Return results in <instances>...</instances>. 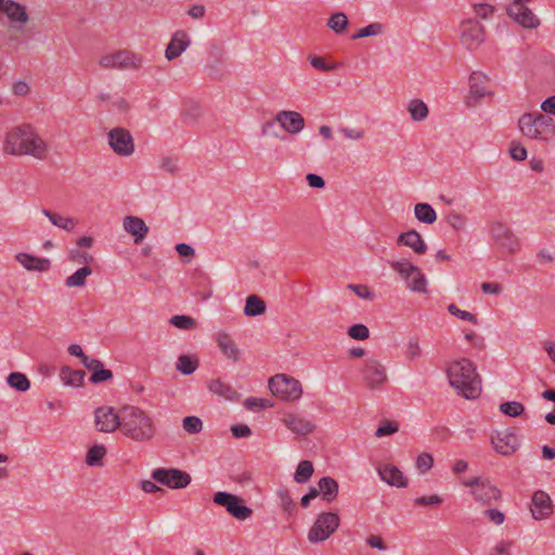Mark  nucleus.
<instances>
[{
    "mask_svg": "<svg viewBox=\"0 0 555 555\" xmlns=\"http://www.w3.org/2000/svg\"><path fill=\"white\" fill-rule=\"evenodd\" d=\"M2 151L5 155L31 156L38 160H44L49 154L47 142L29 124L15 126L5 132Z\"/></svg>",
    "mask_w": 555,
    "mask_h": 555,
    "instance_id": "nucleus-1",
    "label": "nucleus"
},
{
    "mask_svg": "<svg viewBox=\"0 0 555 555\" xmlns=\"http://www.w3.org/2000/svg\"><path fill=\"white\" fill-rule=\"evenodd\" d=\"M121 434L135 442H151L157 434V426L144 410L125 405L121 408Z\"/></svg>",
    "mask_w": 555,
    "mask_h": 555,
    "instance_id": "nucleus-2",
    "label": "nucleus"
},
{
    "mask_svg": "<svg viewBox=\"0 0 555 555\" xmlns=\"http://www.w3.org/2000/svg\"><path fill=\"white\" fill-rule=\"evenodd\" d=\"M447 375L450 385L459 395L472 400L481 393V378L476 371L475 364L466 358L452 362Z\"/></svg>",
    "mask_w": 555,
    "mask_h": 555,
    "instance_id": "nucleus-3",
    "label": "nucleus"
},
{
    "mask_svg": "<svg viewBox=\"0 0 555 555\" xmlns=\"http://www.w3.org/2000/svg\"><path fill=\"white\" fill-rule=\"evenodd\" d=\"M521 134L530 140L550 142L555 137V122L552 117L540 112L525 113L518 120Z\"/></svg>",
    "mask_w": 555,
    "mask_h": 555,
    "instance_id": "nucleus-4",
    "label": "nucleus"
},
{
    "mask_svg": "<svg viewBox=\"0 0 555 555\" xmlns=\"http://www.w3.org/2000/svg\"><path fill=\"white\" fill-rule=\"evenodd\" d=\"M390 267L406 282L410 291L427 293V280L418 267L409 260L392 261Z\"/></svg>",
    "mask_w": 555,
    "mask_h": 555,
    "instance_id": "nucleus-5",
    "label": "nucleus"
},
{
    "mask_svg": "<svg viewBox=\"0 0 555 555\" xmlns=\"http://www.w3.org/2000/svg\"><path fill=\"white\" fill-rule=\"evenodd\" d=\"M99 64L107 69H140L143 66V57L130 50H119L103 55Z\"/></svg>",
    "mask_w": 555,
    "mask_h": 555,
    "instance_id": "nucleus-6",
    "label": "nucleus"
},
{
    "mask_svg": "<svg viewBox=\"0 0 555 555\" xmlns=\"http://www.w3.org/2000/svg\"><path fill=\"white\" fill-rule=\"evenodd\" d=\"M269 389L273 396L285 400L296 401L302 395L301 384L285 374H278L269 379Z\"/></svg>",
    "mask_w": 555,
    "mask_h": 555,
    "instance_id": "nucleus-7",
    "label": "nucleus"
},
{
    "mask_svg": "<svg viewBox=\"0 0 555 555\" xmlns=\"http://www.w3.org/2000/svg\"><path fill=\"white\" fill-rule=\"evenodd\" d=\"M339 521L340 519L336 513L320 514L309 530V541L312 543L325 541L337 530Z\"/></svg>",
    "mask_w": 555,
    "mask_h": 555,
    "instance_id": "nucleus-8",
    "label": "nucleus"
},
{
    "mask_svg": "<svg viewBox=\"0 0 555 555\" xmlns=\"http://www.w3.org/2000/svg\"><path fill=\"white\" fill-rule=\"evenodd\" d=\"M462 485L470 488L474 499L481 504H491L501 498V491L488 479L475 477L463 481Z\"/></svg>",
    "mask_w": 555,
    "mask_h": 555,
    "instance_id": "nucleus-9",
    "label": "nucleus"
},
{
    "mask_svg": "<svg viewBox=\"0 0 555 555\" xmlns=\"http://www.w3.org/2000/svg\"><path fill=\"white\" fill-rule=\"evenodd\" d=\"M362 379L369 389H376L386 384L387 370L376 358H367L361 369Z\"/></svg>",
    "mask_w": 555,
    "mask_h": 555,
    "instance_id": "nucleus-10",
    "label": "nucleus"
},
{
    "mask_svg": "<svg viewBox=\"0 0 555 555\" xmlns=\"http://www.w3.org/2000/svg\"><path fill=\"white\" fill-rule=\"evenodd\" d=\"M214 503L224 506L229 514L240 520H245L253 514L251 508L244 505V501L241 498L229 492H216Z\"/></svg>",
    "mask_w": 555,
    "mask_h": 555,
    "instance_id": "nucleus-11",
    "label": "nucleus"
},
{
    "mask_svg": "<svg viewBox=\"0 0 555 555\" xmlns=\"http://www.w3.org/2000/svg\"><path fill=\"white\" fill-rule=\"evenodd\" d=\"M274 121L279 122L281 128L289 134H297L305 127V119L298 112L281 111L275 115L273 120H269L263 124V134H267L268 129L273 126Z\"/></svg>",
    "mask_w": 555,
    "mask_h": 555,
    "instance_id": "nucleus-12",
    "label": "nucleus"
},
{
    "mask_svg": "<svg viewBox=\"0 0 555 555\" xmlns=\"http://www.w3.org/2000/svg\"><path fill=\"white\" fill-rule=\"evenodd\" d=\"M152 478L172 489L185 488L191 482V476L178 468H156L152 473Z\"/></svg>",
    "mask_w": 555,
    "mask_h": 555,
    "instance_id": "nucleus-13",
    "label": "nucleus"
},
{
    "mask_svg": "<svg viewBox=\"0 0 555 555\" xmlns=\"http://www.w3.org/2000/svg\"><path fill=\"white\" fill-rule=\"evenodd\" d=\"M460 29L461 42L468 50L477 49L485 41V27L475 20L462 22Z\"/></svg>",
    "mask_w": 555,
    "mask_h": 555,
    "instance_id": "nucleus-14",
    "label": "nucleus"
},
{
    "mask_svg": "<svg viewBox=\"0 0 555 555\" xmlns=\"http://www.w3.org/2000/svg\"><path fill=\"white\" fill-rule=\"evenodd\" d=\"M108 144L119 156H130L134 152V142L131 133L120 127H116L108 132Z\"/></svg>",
    "mask_w": 555,
    "mask_h": 555,
    "instance_id": "nucleus-15",
    "label": "nucleus"
},
{
    "mask_svg": "<svg viewBox=\"0 0 555 555\" xmlns=\"http://www.w3.org/2000/svg\"><path fill=\"white\" fill-rule=\"evenodd\" d=\"M94 422L99 431L113 433L121 430V409L118 413L112 406H100L94 412Z\"/></svg>",
    "mask_w": 555,
    "mask_h": 555,
    "instance_id": "nucleus-16",
    "label": "nucleus"
},
{
    "mask_svg": "<svg viewBox=\"0 0 555 555\" xmlns=\"http://www.w3.org/2000/svg\"><path fill=\"white\" fill-rule=\"evenodd\" d=\"M490 234L500 247L507 253L514 254L518 250V238L506 224L502 222H493L490 228Z\"/></svg>",
    "mask_w": 555,
    "mask_h": 555,
    "instance_id": "nucleus-17",
    "label": "nucleus"
},
{
    "mask_svg": "<svg viewBox=\"0 0 555 555\" xmlns=\"http://www.w3.org/2000/svg\"><path fill=\"white\" fill-rule=\"evenodd\" d=\"M490 440L494 451L503 456L512 455L519 447L517 436L509 429L492 433Z\"/></svg>",
    "mask_w": 555,
    "mask_h": 555,
    "instance_id": "nucleus-18",
    "label": "nucleus"
},
{
    "mask_svg": "<svg viewBox=\"0 0 555 555\" xmlns=\"http://www.w3.org/2000/svg\"><path fill=\"white\" fill-rule=\"evenodd\" d=\"M281 421L284 426L296 436H308L317 428L313 422L294 412L284 413Z\"/></svg>",
    "mask_w": 555,
    "mask_h": 555,
    "instance_id": "nucleus-19",
    "label": "nucleus"
},
{
    "mask_svg": "<svg viewBox=\"0 0 555 555\" xmlns=\"http://www.w3.org/2000/svg\"><path fill=\"white\" fill-rule=\"evenodd\" d=\"M506 13L524 28L535 29L540 26V20L526 4H509Z\"/></svg>",
    "mask_w": 555,
    "mask_h": 555,
    "instance_id": "nucleus-20",
    "label": "nucleus"
},
{
    "mask_svg": "<svg viewBox=\"0 0 555 555\" xmlns=\"http://www.w3.org/2000/svg\"><path fill=\"white\" fill-rule=\"evenodd\" d=\"M530 511L535 520H542L552 515L553 504L550 495L542 490L535 491L532 495Z\"/></svg>",
    "mask_w": 555,
    "mask_h": 555,
    "instance_id": "nucleus-21",
    "label": "nucleus"
},
{
    "mask_svg": "<svg viewBox=\"0 0 555 555\" xmlns=\"http://www.w3.org/2000/svg\"><path fill=\"white\" fill-rule=\"evenodd\" d=\"M486 83L487 77L482 73L474 72L469 76V95L466 98L468 106H475L481 98L489 93Z\"/></svg>",
    "mask_w": 555,
    "mask_h": 555,
    "instance_id": "nucleus-22",
    "label": "nucleus"
},
{
    "mask_svg": "<svg viewBox=\"0 0 555 555\" xmlns=\"http://www.w3.org/2000/svg\"><path fill=\"white\" fill-rule=\"evenodd\" d=\"M191 40L186 31L184 30H177L171 39L170 42L167 44L165 56L168 61H172L181 55L183 51L188 49L190 46Z\"/></svg>",
    "mask_w": 555,
    "mask_h": 555,
    "instance_id": "nucleus-23",
    "label": "nucleus"
},
{
    "mask_svg": "<svg viewBox=\"0 0 555 555\" xmlns=\"http://www.w3.org/2000/svg\"><path fill=\"white\" fill-rule=\"evenodd\" d=\"M378 474L383 481L397 488H405L408 486V479L403 476V473L391 464H385L378 468Z\"/></svg>",
    "mask_w": 555,
    "mask_h": 555,
    "instance_id": "nucleus-24",
    "label": "nucleus"
},
{
    "mask_svg": "<svg viewBox=\"0 0 555 555\" xmlns=\"http://www.w3.org/2000/svg\"><path fill=\"white\" fill-rule=\"evenodd\" d=\"M122 225L127 233L134 236L135 244H140L145 238V236L149 232V227L139 217H134V216L125 217L124 221H122Z\"/></svg>",
    "mask_w": 555,
    "mask_h": 555,
    "instance_id": "nucleus-25",
    "label": "nucleus"
},
{
    "mask_svg": "<svg viewBox=\"0 0 555 555\" xmlns=\"http://www.w3.org/2000/svg\"><path fill=\"white\" fill-rule=\"evenodd\" d=\"M398 245L408 246L413 249L415 254L423 255L427 250V245L423 240L422 235L415 231L410 230L405 233H401L397 238Z\"/></svg>",
    "mask_w": 555,
    "mask_h": 555,
    "instance_id": "nucleus-26",
    "label": "nucleus"
},
{
    "mask_svg": "<svg viewBox=\"0 0 555 555\" xmlns=\"http://www.w3.org/2000/svg\"><path fill=\"white\" fill-rule=\"evenodd\" d=\"M12 23L26 24L29 21L26 8L14 0H7L1 9Z\"/></svg>",
    "mask_w": 555,
    "mask_h": 555,
    "instance_id": "nucleus-27",
    "label": "nucleus"
},
{
    "mask_svg": "<svg viewBox=\"0 0 555 555\" xmlns=\"http://www.w3.org/2000/svg\"><path fill=\"white\" fill-rule=\"evenodd\" d=\"M15 258L26 270L29 271L44 272L48 271L51 266L49 259L38 258L26 253H20Z\"/></svg>",
    "mask_w": 555,
    "mask_h": 555,
    "instance_id": "nucleus-28",
    "label": "nucleus"
},
{
    "mask_svg": "<svg viewBox=\"0 0 555 555\" xmlns=\"http://www.w3.org/2000/svg\"><path fill=\"white\" fill-rule=\"evenodd\" d=\"M217 344L221 352L230 360L232 361H238L240 360V349L235 341L232 339V337L225 333L220 332L217 335Z\"/></svg>",
    "mask_w": 555,
    "mask_h": 555,
    "instance_id": "nucleus-29",
    "label": "nucleus"
},
{
    "mask_svg": "<svg viewBox=\"0 0 555 555\" xmlns=\"http://www.w3.org/2000/svg\"><path fill=\"white\" fill-rule=\"evenodd\" d=\"M210 392L229 401L237 400V391L228 383L220 378L210 379L207 384Z\"/></svg>",
    "mask_w": 555,
    "mask_h": 555,
    "instance_id": "nucleus-30",
    "label": "nucleus"
},
{
    "mask_svg": "<svg viewBox=\"0 0 555 555\" xmlns=\"http://www.w3.org/2000/svg\"><path fill=\"white\" fill-rule=\"evenodd\" d=\"M86 367L89 371H92V375L90 377V382L93 384H99L102 382H106L113 377L112 371L104 367L103 363L98 359H92Z\"/></svg>",
    "mask_w": 555,
    "mask_h": 555,
    "instance_id": "nucleus-31",
    "label": "nucleus"
},
{
    "mask_svg": "<svg viewBox=\"0 0 555 555\" xmlns=\"http://www.w3.org/2000/svg\"><path fill=\"white\" fill-rule=\"evenodd\" d=\"M322 499L326 502L334 501L338 495V482L332 477H323L319 480Z\"/></svg>",
    "mask_w": 555,
    "mask_h": 555,
    "instance_id": "nucleus-32",
    "label": "nucleus"
},
{
    "mask_svg": "<svg viewBox=\"0 0 555 555\" xmlns=\"http://www.w3.org/2000/svg\"><path fill=\"white\" fill-rule=\"evenodd\" d=\"M85 372L80 370H73L69 366H63L60 372V377L67 386L79 387L85 379Z\"/></svg>",
    "mask_w": 555,
    "mask_h": 555,
    "instance_id": "nucleus-33",
    "label": "nucleus"
},
{
    "mask_svg": "<svg viewBox=\"0 0 555 555\" xmlns=\"http://www.w3.org/2000/svg\"><path fill=\"white\" fill-rule=\"evenodd\" d=\"M42 214L49 218L51 223L60 229L70 232L75 229L77 221L70 217H63L59 214L52 212L49 209H43Z\"/></svg>",
    "mask_w": 555,
    "mask_h": 555,
    "instance_id": "nucleus-34",
    "label": "nucleus"
},
{
    "mask_svg": "<svg viewBox=\"0 0 555 555\" xmlns=\"http://www.w3.org/2000/svg\"><path fill=\"white\" fill-rule=\"evenodd\" d=\"M414 215L420 222L433 224L437 220L435 209L427 203H418L414 206Z\"/></svg>",
    "mask_w": 555,
    "mask_h": 555,
    "instance_id": "nucleus-35",
    "label": "nucleus"
},
{
    "mask_svg": "<svg viewBox=\"0 0 555 555\" xmlns=\"http://www.w3.org/2000/svg\"><path fill=\"white\" fill-rule=\"evenodd\" d=\"M266 312V302L257 295H250L246 299L244 313L248 317L261 315Z\"/></svg>",
    "mask_w": 555,
    "mask_h": 555,
    "instance_id": "nucleus-36",
    "label": "nucleus"
},
{
    "mask_svg": "<svg viewBox=\"0 0 555 555\" xmlns=\"http://www.w3.org/2000/svg\"><path fill=\"white\" fill-rule=\"evenodd\" d=\"M91 274V268L88 266H83L82 268L78 269L75 273L66 278L65 285L67 287H82L86 285L87 278Z\"/></svg>",
    "mask_w": 555,
    "mask_h": 555,
    "instance_id": "nucleus-37",
    "label": "nucleus"
},
{
    "mask_svg": "<svg viewBox=\"0 0 555 555\" xmlns=\"http://www.w3.org/2000/svg\"><path fill=\"white\" fill-rule=\"evenodd\" d=\"M408 112L414 121H422L428 116L427 105L418 99L411 100L408 104Z\"/></svg>",
    "mask_w": 555,
    "mask_h": 555,
    "instance_id": "nucleus-38",
    "label": "nucleus"
},
{
    "mask_svg": "<svg viewBox=\"0 0 555 555\" xmlns=\"http://www.w3.org/2000/svg\"><path fill=\"white\" fill-rule=\"evenodd\" d=\"M314 468L311 461H301L294 474V480L297 483H306L313 475Z\"/></svg>",
    "mask_w": 555,
    "mask_h": 555,
    "instance_id": "nucleus-39",
    "label": "nucleus"
},
{
    "mask_svg": "<svg viewBox=\"0 0 555 555\" xmlns=\"http://www.w3.org/2000/svg\"><path fill=\"white\" fill-rule=\"evenodd\" d=\"M105 454L106 448L102 444H95L88 450L86 463L89 466H102Z\"/></svg>",
    "mask_w": 555,
    "mask_h": 555,
    "instance_id": "nucleus-40",
    "label": "nucleus"
},
{
    "mask_svg": "<svg viewBox=\"0 0 555 555\" xmlns=\"http://www.w3.org/2000/svg\"><path fill=\"white\" fill-rule=\"evenodd\" d=\"M7 382L11 388L17 391L24 392L30 387V382L27 376L20 372L11 373L7 378Z\"/></svg>",
    "mask_w": 555,
    "mask_h": 555,
    "instance_id": "nucleus-41",
    "label": "nucleus"
},
{
    "mask_svg": "<svg viewBox=\"0 0 555 555\" xmlns=\"http://www.w3.org/2000/svg\"><path fill=\"white\" fill-rule=\"evenodd\" d=\"M198 366V360L188 354H182L178 358L176 367L184 375L192 374Z\"/></svg>",
    "mask_w": 555,
    "mask_h": 555,
    "instance_id": "nucleus-42",
    "label": "nucleus"
},
{
    "mask_svg": "<svg viewBox=\"0 0 555 555\" xmlns=\"http://www.w3.org/2000/svg\"><path fill=\"white\" fill-rule=\"evenodd\" d=\"M67 257L68 260L73 263L83 264L88 267L94 260V257L90 253L81 250L78 247L69 249Z\"/></svg>",
    "mask_w": 555,
    "mask_h": 555,
    "instance_id": "nucleus-43",
    "label": "nucleus"
},
{
    "mask_svg": "<svg viewBox=\"0 0 555 555\" xmlns=\"http://www.w3.org/2000/svg\"><path fill=\"white\" fill-rule=\"evenodd\" d=\"M348 25V18L345 13L337 12L333 14L327 21V27L336 34L343 33Z\"/></svg>",
    "mask_w": 555,
    "mask_h": 555,
    "instance_id": "nucleus-44",
    "label": "nucleus"
},
{
    "mask_svg": "<svg viewBox=\"0 0 555 555\" xmlns=\"http://www.w3.org/2000/svg\"><path fill=\"white\" fill-rule=\"evenodd\" d=\"M384 33V25L380 23H372L361 29H359L358 33L352 35L351 39H360V38H366L371 36H379Z\"/></svg>",
    "mask_w": 555,
    "mask_h": 555,
    "instance_id": "nucleus-45",
    "label": "nucleus"
},
{
    "mask_svg": "<svg viewBox=\"0 0 555 555\" xmlns=\"http://www.w3.org/2000/svg\"><path fill=\"white\" fill-rule=\"evenodd\" d=\"M500 411L511 417H518L525 412V406L518 401L503 402L499 406Z\"/></svg>",
    "mask_w": 555,
    "mask_h": 555,
    "instance_id": "nucleus-46",
    "label": "nucleus"
},
{
    "mask_svg": "<svg viewBox=\"0 0 555 555\" xmlns=\"http://www.w3.org/2000/svg\"><path fill=\"white\" fill-rule=\"evenodd\" d=\"M169 323L185 331L193 330L196 326L195 320L189 315H173L170 318Z\"/></svg>",
    "mask_w": 555,
    "mask_h": 555,
    "instance_id": "nucleus-47",
    "label": "nucleus"
},
{
    "mask_svg": "<svg viewBox=\"0 0 555 555\" xmlns=\"http://www.w3.org/2000/svg\"><path fill=\"white\" fill-rule=\"evenodd\" d=\"M182 427L188 434H198L203 429V422L197 416H186L182 421Z\"/></svg>",
    "mask_w": 555,
    "mask_h": 555,
    "instance_id": "nucleus-48",
    "label": "nucleus"
},
{
    "mask_svg": "<svg viewBox=\"0 0 555 555\" xmlns=\"http://www.w3.org/2000/svg\"><path fill=\"white\" fill-rule=\"evenodd\" d=\"M448 311L454 315V317H457L459 319L463 320V321H467V322H470L473 324H477L478 323V319L475 314L468 312V311H465V310H461L456 305L454 304H450L448 306Z\"/></svg>",
    "mask_w": 555,
    "mask_h": 555,
    "instance_id": "nucleus-49",
    "label": "nucleus"
},
{
    "mask_svg": "<svg viewBox=\"0 0 555 555\" xmlns=\"http://www.w3.org/2000/svg\"><path fill=\"white\" fill-rule=\"evenodd\" d=\"M348 335L356 340H364L369 338L370 331L363 324H354L348 328Z\"/></svg>",
    "mask_w": 555,
    "mask_h": 555,
    "instance_id": "nucleus-50",
    "label": "nucleus"
},
{
    "mask_svg": "<svg viewBox=\"0 0 555 555\" xmlns=\"http://www.w3.org/2000/svg\"><path fill=\"white\" fill-rule=\"evenodd\" d=\"M159 168L163 171L173 176L178 171L177 159L171 156H164L159 162Z\"/></svg>",
    "mask_w": 555,
    "mask_h": 555,
    "instance_id": "nucleus-51",
    "label": "nucleus"
},
{
    "mask_svg": "<svg viewBox=\"0 0 555 555\" xmlns=\"http://www.w3.org/2000/svg\"><path fill=\"white\" fill-rule=\"evenodd\" d=\"M399 430V426L396 422L385 421L376 430L375 436L380 438L383 436H388L396 434Z\"/></svg>",
    "mask_w": 555,
    "mask_h": 555,
    "instance_id": "nucleus-52",
    "label": "nucleus"
},
{
    "mask_svg": "<svg viewBox=\"0 0 555 555\" xmlns=\"http://www.w3.org/2000/svg\"><path fill=\"white\" fill-rule=\"evenodd\" d=\"M434 464V457L429 453H422L416 460V467L421 473L428 472Z\"/></svg>",
    "mask_w": 555,
    "mask_h": 555,
    "instance_id": "nucleus-53",
    "label": "nucleus"
},
{
    "mask_svg": "<svg viewBox=\"0 0 555 555\" xmlns=\"http://www.w3.org/2000/svg\"><path fill=\"white\" fill-rule=\"evenodd\" d=\"M474 12L478 17L487 20L492 16L494 7L488 3H476L474 5Z\"/></svg>",
    "mask_w": 555,
    "mask_h": 555,
    "instance_id": "nucleus-54",
    "label": "nucleus"
},
{
    "mask_svg": "<svg viewBox=\"0 0 555 555\" xmlns=\"http://www.w3.org/2000/svg\"><path fill=\"white\" fill-rule=\"evenodd\" d=\"M447 222L454 230H462V229H464V227L466 224V219L463 215H461L459 212H451L447 217Z\"/></svg>",
    "mask_w": 555,
    "mask_h": 555,
    "instance_id": "nucleus-55",
    "label": "nucleus"
},
{
    "mask_svg": "<svg viewBox=\"0 0 555 555\" xmlns=\"http://www.w3.org/2000/svg\"><path fill=\"white\" fill-rule=\"evenodd\" d=\"M422 356V349L416 338H412L409 340L406 345V357L409 360H414Z\"/></svg>",
    "mask_w": 555,
    "mask_h": 555,
    "instance_id": "nucleus-56",
    "label": "nucleus"
},
{
    "mask_svg": "<svg viewBox=\"0 0 555 555\" xmlns=\"http://www.w3.org/2000/svg\"><path fill=\"white\" fill-rule=\"evenodd\" d=\"M339 132L347 139L358 141L364 137V130L350 127H340Z\"/></svg>",
    "mask_w": 555,
    "mask_h": 555,
    "instance_id": "nucleus-57",
    "label": "nucleus"
},
{
    "mask_svg": "<svg viewBox=\"0 0 555 555\" xmlns=\"http://www.w3.org/2000/svg\"><path fill=\"white\" fill-rule=\"evenodd\" d=\"M278 496L281 500V504L284 511L289 512L292 508H294V502L289 494L288 489L281 488L278 491Z\"/></svg>",
    "mask_w": 555,
    "mask_h": 555,
    "instance_id": "nucleus-58",
    "label": "nucleus"
},
{
    "mask_svg": "<svg viewBox=\"0 0 555 555\" xmlns=\"http://www.w3.org/2000/svg\"><path fill=\"white\" fill-rule=\"evenodd\" d=\"M244 405L247 410H254L255 408H258V409L271 408L273 404L269 400H266V399L247 398L244 402Z\"/></svg>",
    "mask_w": 555,
    "mask_h": 555,
    "instance_id": "nucleus-59",
    "label": "nucleus"
},
{
    "mask_svg": "<svg viewBox=\"0 0 555 555\" xmlns=\"http://www.w3.org/2000/svg\"><path fill=\"white\" fill-rule=\"evenodd\" d=\"M509 154L515 160H525L527 157V150L520 143L513 142L509 147Z\"/></svg>",
    "mask_w": 555,
    "mask_h": 555,
    "instance_id": "nucleus-60",
    "label": "nucleus"
},
{
    "mask_svg": "<svg viewBox=\"0 0 555 555\" xmlns=\"http://www.w3.org/2000/svg\"><path fill=\"white\" fill-rule=\"evenodd\" d=\"M68 353L70 356H74V357H77V358H80L81 359V362L82 364L86 366L91 360L92 358H89L88 356L85 354L82 348L77 345V344H72L69 345L68 347Z\"/></svg>",
    "mask_w": 555,
    "mask_h": 555,
    "instance_id": "nucleus-61",
    "label": "nucleus"
},
{
    "mask_svg": "<svg viewBox=\"0 0 555 555\" xmlns=\"http://www.w3.org/2000/svg\"><path fill=\"white\" fill-rule=\"evenodd\" d=\"M309 60H310V64L318 70L331 72L336 68L335 64H332V65L325 64L324 60L320 56H311Z\"/></svg>",
    "mask_w": 555,
    "mask_h": 555,
    "instance_id": "nucleus-62",
    "label": "nucleus"
},
{
    "mask_svg": "<svg viewBox=\"0 0 555 555\" xmlns=\"http://www.w3.org/2000/svg\"><path fill=\"white\" fill-rule=\"evenodd\" d=\"M366 543L372 548H377L379 551L387 550V545H386L385 541L383 540V538L380 535H377V534L369 535L366 538Z\"/></svg>",
    "mask_w": 555,
    "mask_h": 555,
    "instance_id": "nucleus-63",
    "label": "nucleus"
},
{
    "mask_svg": "<svg viewBox=\"0 0 555 555\" xmlns=\"http://www.w3.org/2000/svg\"><path fill=\"white\" fill-rule=\"evenodd\" d=\"M12 92L18 96H26L30 92V87L26 81H16L12 86Z\"/></svg>",
    "mask_w": 555,
    "mask_h": 555,
    "instance_id": "nucleus-64",
    "label": "nucleus"
}]
</instances>
